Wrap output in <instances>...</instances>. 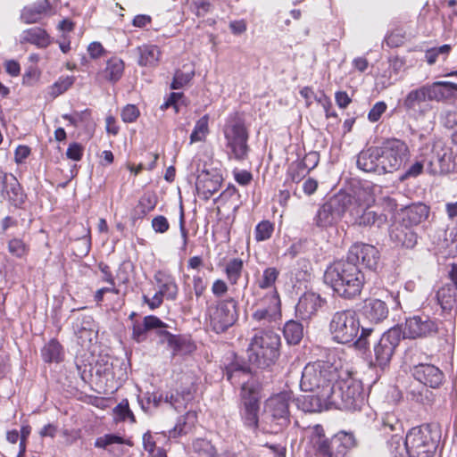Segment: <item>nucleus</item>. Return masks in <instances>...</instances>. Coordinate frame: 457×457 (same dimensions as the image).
<instances>
[{"instance_id":"1","label":"nucleus","mask_w":457,"mask_h":457,"mask_svg":"<svg viewBox=\"0 0 457 457\" xmlns=\"http://www.w3.org/2000/svg\"><path fill=\"white\" fill-rule=\"evenodd\" d=\"M323 278L337 295L345 299L358 296L365 283L364 274L359 266L346 259L328 265Z\"/></svg>"},{"instance_id":"2","label":"nucleus","mask_w":457,"mask_h":457,"mask_svg":"<svg viewBox=\"0 0 457 457\" xmlns=\"http://www.w3.org/2000/svg\"><path fill=\"white\" fill-rule=\"evenodd\" d=\"M280 336L270 329L258 330L247 348L249 361L258 368L273 365L279 357Z\"/></svg>"},{"instance_id":"3","label":"nucleus","mask_w":457,"mask_h":457,"mask_svg":"<svg viewBox=\"0 0 457 457\" xmlns=\"http://www.w3.org/2000/svg\"><path fill=\"white\" fill-rule=\"evenodd\" d=\"M338 368L329 361H317L309 362L302 371L300 387L305 392L323 393L328 389L331 394L334 383L340 378Z\"/></svg>"},{"instance_id":"4","label":"nucleus","mask_w":457,"mask_h":457,"mask_svg":"<svg viewBox=\"0 0 457 457\" xmlns=\"http://www.w3.org/2000/svg\"><path fill=\"white\" fill-rule=\"evenodd\" d=\"M329 399L331 406L337 409L359 410L364 403L362 384L346 370H341L340 378L334 383Z\"/></svg>"},{"instance_id":"5","label":"nucleus","mask_w":457,"mask_h":457,"mask_svg":"<svg viewBox=\"0 0 457 457\" xmlns=\"http://www.w3.org/2000/svg\"><path fill=\"white\" fill-rule=\"evenodd\" d=\"M441 432L436 425L423 424L409 430L404 439V449L409 457H434Z\"/></svg>"},{"instance_id":"6","label":"nucleus","mask_w":457,"mask_h":457,"mask_svg":"<svg viewBox=\"0 0 457 457\" xmlns=\"http://www.w3.org/2000/svg\"><path fill=\"white\" fill-rule=\"evenodd\" d=\"M223 134L229 158L245 160L249 152V133L245 120L237 115L230 117L224 125Z\"/></svg>"},{"instance_id":"7","label":"nucleus","mask_w":457,"mask_h":457,"mask_svg":"<svg viewBox=\"0 0 457 457\" xmlns=\"http://www.w3.org/2000/svg\"><path fill=\"white\" fill-rule=\"evenodd\" d=\"M352 195L346 193H338L331 196L318 209L314 218V225L320 229L337 225L348 212L351 206Z\"/></svg>"},{"instance_id":"8","label":"nucleus","mask_w":457,"mask_h":457,"mask_svg":"<svg viewBox=\"0 0 457 457\" xmlns=\"http://www.w3.org/2000/svg\"><path fill=\"white\" fill-rule=\"evenodd\" d=\"M360 320L353 310L336 312L329 322V332L334 341L339 344L353 342L360 330Z\"/></svg>"},{"instance_id":"9","label":"nucleus","mask_w":457,"mask_h":457,"mask_svg":"<svg viewBox=\"0 0 457 457\" xmlns=\"http://www.w3.org/2000/svg\"><path fill=\"white\" fill-rule=\"evenodd\" d=\"M291 394L281 392L270 396L265 403V411L270 422L271 430L278 433L290 424L289 403Z\"/></svg>"},{"instance_id":"10","label":"nucleus","mask_w":457,"mask_h":457,"mask_svg":"<svg viewBox=\"0 0 457 457\" xmlns=\"http://www.w3.org/2000/svg\"><path fill=\"white\" fill-rule=\"evenodd\" d=\"M382 170L384 173L400 170L410 158L407 144L398 138H389L383 142L380 147Z\"/></svg>"},{"instance_id":"11","label":"nucleus","mask_w":457,"mask_h":457,"mask_svg":"<svg viewBox=\"0 0 457 457\" xmlns=\"http://www.w3.org/2000/svg\"><path fill=\"white\" fill-rule=\"evenodd\" d=\"M167 325L162 322L158 317L154 315L145 316L142 321L136 320L132 325V338L137 343L143 342L146 339V334L152 329H159L158 335L162 337L163 342L167 344L177 352L179 349L177 337L163 329Z\"/></svg>"},{"instance_id":"12","label":"nucleus","mask_w":457,"mask_h":457,"mask_svg":"<svg viewBox=\"0 0 457 457\" xmlns=\"http://www.w3.org/2000/svg\"><path fill=\"white\" fill-rule=\"evenodd\" d=\"M238 319L237 302L233 297L220 300L210 312V326L217 334L232 327Z\"/></svg>"},{"instance_id":"13","label":"nucleus","mask_w":457,"mask_h":457,"mask_svg":"<svg viewBox=\"0 0 457 457\" xmlns=\"http://www.w3.org/2000/svg\"><path fill=\"white\" fill-rule=\"evenodd\" d=\"M414 352L410 349L405 355V362L409 363L413 378L425 386L438 388L444 382L443 371L431 363L416 362L413 359Z\"/></svg>"},{"instance_id":"14","label":"nucleus","mask_w":457,"mask_h":457,"mask_svg":"<svg viewBox=\"0 0 457 457\" xmlns=\"http://www.w3.org/2000/svg\"><path fill=\"white\" fill-rule=\"evenodd\" d=\"M241 417L244 424L256 430L259 425L260 395L253 384L243 381L241 386Z\"/></svg>"},{"instance_id":"15","label":"nucleus","mask_w":457,"mask_h":457,"mask_svg":"<svg viewBox=\"0 0 457 457\" xmlns=\"http://www.w3.org/2000/svg\"><path fill=\"white\" fill-rule=\"evenodd\" d=\"M402 338V330L398 327L391 328L385 332L373 346L375 365L382 369L387 366Z\"/></svg>"},{"instance_id":"16","label":"nucleus","mask_w":457,"mask_h":457,"mask_svg":"<svg viewBox=\"0 0 457 457\" xmlns=\"http://www.w3.org/2000/svg\"><path fill=\"white\" fill-rule=\"evenodd\" d=\"M440 324L438 320L428 315H414L406 319L402 336L411 339L435 337L439 331Z\"/></svg>"},{"instance_id":"17","label":"nucleus","mask_w":457,"mask_h":457,"mask_svg":"<svg viewBox=\"0 0 457 457\" xmlns=\"http://www.w3.org/2000/svg\"><path fill=\"white\" fill-rule=\"evenodd\" d=\"M428 87L423 85L407 93L401 102V106L405 112L415 119L424 117L432 106Z\"/></svg>"},{"instance_id":"18","label":"nucleus","mask_w":457,"mask_h":457,"mask_svg":"<svg viewBox=\"0 0 457 457\" xmlns=\"http://www.w3.org/2000/svg\"><path fill=\"white\" fill-rule=\"evenodd\" d=\"M196 419V413L194 411H188L185 416L180 417L178 420L177 424L172 429H170L168 433L162 432L157 433L156 439L154 438V436L150 431L145 432L143 435V446L144 449L150 454L155 452L157 446V443L161 441L162 438L166 442L170 440V438H176L181 435L187 434V428L188 426V422L193 425Z\"/></svg>"},{"instance_id":"19","label":"nucleus","mask_w":457,"mask_h":457,"mask_svg":"<svg viewBox=\"0 0 457 457\" xmlns=\"http://www.w3.org/2000/svg\"><path fill=\"white\" fill-rule=\"evenodd\" d=\"M258 308L252 314L253 320L262 324L276 321L281 316V303L277 289L267 292L257 303Z\"/></svg>"},{"instance_id":"20","label":"nucleus","mask_w":457,"mask_h":457,"mask_svg":"<svg viewBox=\"0 0 457 457\" xmlns=\"http://www.w3.org/2000/svg\"><path fill=\"white\" fill-rule=\"evenodd\" d=\"M428 165L431 174L448 173L453 169L452 149L441 140L434 142Z\"/></svg>"},{"instance_id":"21","label":"nucleus","mask_w":457,"mask_h":457,"mask_svg":"<svg viewBox=\"0 0 457 457\" xmlns=\"http://www.w3.org/2000/svg\"><path fill=\"white\" fill-rule=\"evenodd\" d=\"M380 259L378 250L372 245L355 243L348 250L346 260L358 266L362 264L369 270H376Z\"/></svg>"},{"instance_id":"22","label":"nucleus","mask_w":457,"mask_h":457,"mask_svg":"<svg viewBox=\"0 0 457 457\" xmlns=\"http://www.w3.org/2000/svg\"><path fill=\"white\" fill-rule=\"evenodd\" d=\"M307 445L315 457H337L332 437L326 436L324 428L320 424L309 428Z\"/></svg>"},{"instance_id":"23","label":"nucleus","mask_w":457,"mask_h":457,"mask_svg":"<svg viewBox=\"0 0 457 457\" xmlns=\"http://www.w3.org/2000/svg\"><path fill=\"white\" fill-rule=\"evenodd\" d=\"M348 220L354 225L368 227L374 225L381 217L369 208H366L355 197L352 196L351 206L348 207Z\"/></svg>"},{"instance_id":"24","label":"nucleus","mask_w":457,"mask_h":457,"mask_svg":"<svg viewBox=\"0 0 457 457\" xmlns=\"http://www.w3.org/2000/svg\"><path fill=\"white\" fill-rule=\"evenodd\" d=\"M326 300L313 292H306L300 298L295 307L296 315L303 320L315 316L324 305Z\"/></svg>"},{"instance_id":"25","label":"nucleus","mask_w":457,"mask_h":457,"mask_svg":"<svg viewBox=\"0 0 457 457\" xmlns=\"http://www.w3.org/2000/svg\"><path fill=\"white\" fill-rule=\"evenodd\" d=\"M222 181V177L216 171L203 170L195 182L197 194L204 200L210 199L219 191Z\"/></svg>"},{"instance_id":"26","label":"nucleus","mask_w":457,"mask_h":457,"mask_svg":"<svg viewBox=\"0 0 457 457\" xmlns=\"http://www.w3.org/2000/svg\"><path fill=\"white\" fill-rule=\"evenodd\" d=\"M312 393L313 395L296 398L298 409L304 412H319L331 406L328 389H325L322 394L319 392Z\"/></svg>"},{"instance_id":"27","label":"nucleus","mask_w":457,"mask_h":457,"mask_svg":"<svg viewBox=\"0 0 457 457\" xmlns=\"http://www.w3.org/2000/svg\"><path fill=\"white\" fill-rule=\"evenodd\" d=\"M381 150L378 147H369L362 150L357 156V167L365 172L384 173L382 170Z\"/></svg>"},{"instance_id":"28","label":"nucleus","mask_w":457,"mask_h":457,"mask_svg":"<svg viewBox=\"0 0 457 457\" xmlns=\"http://www.w3.org/2000/svg\"><path fill=\"white\" fill-rule=\"evenodd\" d=\"M361 312L370 321L379 323L388 317L389 308L385 301L378 298H368L363 302Z\"/></svg>"},{"instance_id":"29","label":"nucleus","mask_w":457,"mask_h":457,"mask_svg":"<svg viewBox=\"0 0 457 457\" xmlns=\"http://www.w3.org/2000/svg\"><path fill=\"white\" fill-rule=\"evenodd\" d=\"M394 416H387L386 420L383 423V431L385 434H389L390 432H395L387 440V445L390 451L395 454L402 455L404 449V440L403 436L399 434V432L403 431L402 423L398 420H395Z\"/></svg>"},{"instance_id":"30","label":"nucleus","mask_w":457,"mask_h":457,"mask_svg":"<svg viewBox=\"0 0 457 457\" xmlns=\"http://www.w3.org/2000/svg\"><path fill=\"white\" fill-rule=\"evenodd\" d=\"M52 11L53 7L49 0H38L22 9L21 19L26 24L37 23L44 17L50 15Z\"/></svg>"},{"instance_id":"31","label":"nucleus","mask_w":457,"mask_h":457,"mask_svg":"<svg viewBox=\"0 0 457 457\" xmlns=\"http://www.w3.org/2000/svg\"><path fill=\"white\" fill-rule=\"evenodd\" d=\"M390 238L395 245L413 248L418 241L417 233L411 227L403 224L394 226L390 230Z\"/></svg>"},{"instance_id":"32","label":"nucleus","mask_w":457,"mask_h":457,"mask_svg":"<svg viewBox=\"0 0 457 457\" xmlns=\"http://www.w3.org/2000/svg\"><path fill=\"white\" fill-rule=\"evenodd\" d=\"M431 101H447L457 98V84L449 81H436L427 84Z\"/></svg>"},{"instance_id":"33","label":"nucleus","mask_w":457,"mask_h":457,"mask_svg":"<svg viewBox=\"0 0 457 457\" xmlns=\"http://www.w3.org/2000/svg\"><path fill=\"white\" fill-rule=\"evenodd\" d=\"M251 374V369L244 361L235 357L234 361L226 366L225 375L227 379L232 384H242L243 381L249 383L248 379Z\"/></svg>"},{"instance_id":"34","label":"nucleus","mask_w":457,"mask_h":457,"mask_svg":"<svg viewBox=\"0 0 457 457\" xmlns=\"http://www.w3.org/2000/svg\"><path fill=\"white\" fill-rule=\"evenodd\" d=\"M4 196H6L12 205L19 207L24 204L26 195L24 194L18 179L12 174H9L8 179L1 187Z\"/></svg>"},{"instance_id":"35","label":"nucleus","mask_w":457,"mask_h":457,"mask_svg":"<svg viewBox=\"0 0 457 457\" xmlns=\"http://www.w3.org/2000/svg\"><path fill=\"white\" fill-rule=\"evenodd\" d=\"M52 42L51 37L42 28L34 27L22 31L21 43H30L39 48L47 47Z\"/></svg>"},{"instance_id":"36","label":"nucleus","mask_w":457,"mask_h":457,"mask_svg":"<svg viewBox=\"0 0 457 457\" xmlns=\"http://www.w3.org/2000/svg\"><path fill=\"white\" fill-rule=\"evenodd\" d=\"M437 302L445 312L457 308V286L445 284L436 293Z\"/></svg>"},{"instance_id":"37","label":"nucleus","mask_w":457,"mask_h":457,"mask_svg":"<svg viewBox=\"0 0 457 457\" xmlns=\"http://www.w3.org/2000/svg\"><path fill=\"white\" fill-rule=\"evenodd\" d=\"M337 457H343L346 452L356 446V439L353 433L339 431L332 436Z\"/></svg>"},{"instance_id":"38","label":"nucleus","mask_w":457,"mask_h":457,"mask_svg":"<svg viewBox=\"0 0 457 457\" xmlns=\"http://www.w3.org/2000/svg\"><path fill=\"white\" fill-rule=\"evenodd\" d=\"M279 274L280 272L276 267H267L261 274L255 276V285L262 290L277 289L275 285Z\"/></svg>"},{"instance_id":"39","label":"nucleus","mask_w":457,"mask_h":457,"mask_svg":"<svg viewBox=\"0 0 457 457\" xmlns=\"http://www.w3.org/2000/svg\"><path fill=\"white\" fill-rule=\"evenodd\" d=\"M139 55L138 64L140 66H155L159 61L161 52L156 46L143 45L137 48Z\"/></svg>"},{"instance_id":"40","label":"nucleus","mask_w":457,"mask_h":457,"mask_svg":"<svg viewBox=\"0 0 457 457\" xmlns=\"http://www.w3.org/2000/svg\"><path fill=\"white\" fill-rule=\"evenodd\" d=\"M41 355L44 361L60 362L63 358L62 346L56 339H51L41 350Z\"/></svg>"},{"instance_id":"41","label":"nucleus","mask_w":457,"mask_h":457,"mask_svg":"<svg viewBox=\"0 0 457 457\" xmlns=\"http://www.w3.org/2000/svg\"><path fill=\"white\" fill-rule=\"evenodd\" d=\"M156 281L159 284L158 291L167 300L174 301L177 298L179 287L172 277L162 274L161 277H156Z\"/></svg>"},{"instance_id":"42","label":"nucleus","mask_w":457,"mask_h":457,"mask_svg":"<svg viewBox=\"0 0 457 457\" xmlns=\"http://www.w3.org/2000/svg\"><path fill=\"white\" fill-rule=\"evenodd\" d=\"M283 333L289 345H297L303 337V326L298 321L289 320L285 324Z\"/></svg>"},{"instance_id":"43","label":"nucleus","mask_w":457,"mask_h":457,"mask_svg":"<svg viewBox=\"0 0 457 457\" xmlns=\"http://www.w3.org/2000/svg\"><path fill=\"white\" fill-rule=\"evenodd\" d=\"M244 270V262L240 258H233L225 265V274L227 279L231 285H237L242 277Z\"/></svg>"},{"instance_id":"44","label":"nucleus","mask_w":457,"mask_h":457,"mask_svg":"<svg viewBox=\"0 0 457 457\" xmlns=\"http://www.w3.org/2000/svg\"><path fill=\"white\" fill-rule=\"evenodd\" d=\"M429 208L424 204L410 206L406 210V220L411 225H418L428 219Z\"/></svg>"},{"instance_id":"45","label":"nucleus","mask_w":457,"mask_h":457,"mask_svg":"<svg viewBox=\"0 0 457 457\" xmlns=\"http://www.w3.org/2000/svg\"><path fill=\"white\" fill-rule=\"evenodd\" d=\"M209 134V116L207 114L201 117L194 127L190 135V144L203 142Z\"/></svg>"},{"instance_id":"46","label":"nucleus","mask_w":457,"mask_h":457,"mask_svg":"<svg viewBox=\"0 0 457 457\" xmlns=\"http://www.w3.org/2000/svg\"><path fill=\"white\" fill-rule=\"evenodd\" d=\"M124 71V62L121 59L113 57L107 62L104 71L105 78L112 82L118 81Z\"/></svg>"},{"instance_id":"47","label":"nucleus","mask_w":457,"mask_h":457,"mask_svg":"<svg viewBox=\"0 0 457 457\" xmlns=\"http://www.w3.org/2000/svg\"><path fill=\"white\" fill-rule=\"evenodd\" d=\"M308 173L309 171L300 160L291 162L287 170V179L294 183H299Z\"/></svg>"},{"instance_id":"48","label":"nucleus","mask_w":457,"mask_h":457,"mask_svg":"<svg viewBox=\"0 0 457 457\" xmlns=\"http://www.w3.org/2000/svg\"><path fill=\"white\" fill-rule=\"evenodd\" d=\"M410 395L411 400L418 403L430 404L434 401V394L425 386L420 389H411Z\"/></svg>"},{"instance_id":"49","label":"nucleus","mask_w":457,"mask_h":457,"mask_svg":"<svg viewBox=\"0 0 457 457\" xmlns=\"http://www.w3.org/2000/svg\"><path fill=\"white\" fill-rule=\"evenodd\" d=\"M192 447L194 452L199 454L206 455L208 457L216 456V449L209 440L197 438L193 442Z\"/></svg>"},{"instance_id":"50","label":"nucleus","mask_w":457,"mask_h":457,"mask_svg":"<svg viewBox=\"0 0 457 457\" xmlns=\"http://www.w3.org/2000/svg\"><path fill=\"white\" fill-rule=\"evenodd\" d=\"M274 225L270 220H262L255 227L256 241H265L272 236Z\"/></svg>"},{"instance_id":"51","label":"nucleus","mask_w":457,"mask_h":457,"mask_svg":"<svg viewBox=\"0 0 457 457\" xmlns=\"http://www.w3.org/2000/svg\"><path fill=\"white\" fill-rule=\"evenodd\" d=\"M113 412L120 420L129 419L132 423L136 422V418L129 408L128 399L121 400L113 409Z\"/></svg>"},{"instance_id":"52","label":"nucleus","mask_w":457,"mask_h":457,"mask_svg":"<svg viewBox=\"0 0 457 457\" xmlns=\"http://www.w3.org/2000/svg\"><path fill=\"white\" fill-rule=\"evenodd\" d=\"M9 253L17 257H24L29 251V246L20 238H12L8 242Z\"/></svg>"},{"instance_id":"53","label":"nucleus","mask_w":457,"mask_h":457,"mask_svg":"<svg viewBox=\"0 0 457 457\" xmlns=\"http://www.w3.org/2000/svg\"><path fill=\"white\" fill-rule=\"evenodd\" d=\"M73 76L61 77L52 87V95L57 96L67 91L74 83Z\"/></svg>"},{"instance_id":"54","label":"nucleus","mask_w":457,"mask_h":457,"mask_svg":"<svg viewBox=\"0 0 457 457\" xmlns=\"http://www.w3.org/2000/svg\"><path fill=\"white\" fill-rule=\"evenodd\" d=\"M451 51V46L450 45H443L439 47H432L426 51L425 53V58L427 62L429 65L434 64L439 54L448 55V54Z\"/></svg>"},{"instance_id":"55","label":"nucleus","mask_w":457,"mask_h":457,"mask_svg":"<svg viewBox=\"0 0 457 457\" xmlns=\"http://www.w3.org/2000/svg\"><path fill=\"white\" fill-rule=\"evenodd\" d=\"M373 334L372 328H362L361 334L356 341H354V345L359 350H366L370 344L369 337H370Z\"/></svg>"},{"instance_id":"56","label":"nucleus","mask_w":457,"mask_h":457,"mask_svg":"<svg viewBox=\"0 0 457 457\" xmlns=\"http://www.w3.org/2000/svg\"><path fill=\"white\" fill-rule=\"evenodd\" d=\"M139 116V110L134 104H127L121 111V119L124 122H134Z\"/></svg>"},{"instance_id":"57","label":"nucleus","mask_w":457,"mask_h":457,"mask_svg":"<svg viewBox=\"0 0 457 457\" xmlns=\"http://www.w3.org/2000/svg\"><path fill=\"white\" fill-rule=\"evenodd\" d=\"M164 403H169L176 411H180L187 406L181 399V395L179 394V392L176 394L166 393L164 396Z\"/></svg>"},{"instance_id":"58","label":"nucleus","mask_w":457,"mask_h":457,"mask_svg":"<svg viewBox=\"0 0 457 457\" xmlns=\"http://www.w3.org/2000/svg\"><path fill=\"white\" fill-rule=\"evenodd\" d=\"M152 228L156 233L163 234L170 228V223L166 217L158 215L152 220Z\"/></svg>"},{"instance_id":"59","label":"nucleus","mask_w":457,"mask_h":457,"mask_svg":"<svg viewBox=\"0 0 457 457\" xmlns=\"http://www.w3.org/2000/svg\"><path fill=\"white\" fill-rule=\"evenodd\" d=\"M386 104L383 101L376 103L369 112L368 119L371 122L378 121L380 119L381 115L386 112Z\"/></svg>"},{"instance_id":"60","label":"nucleus","mask_w":457,"mask_h":457,"mask_svg":"<svg viewBox=\"0 0 457 457\" xmlns=\"http://www.w3.org/2000/svg\"><path fill=\"white\" fill-rule=\"evenodd\" d=\"M302 164H304L306 170L310 172L313 170L320 162V154L318 152H310L305 154L303 160H300Z\"/></svg>"},{"instance_id":"61","label":"nucleus","mask_w":457,"mask_h":457,"mask_svg":"<svg viewBox=\"0 0 457 457\" xmlns=\"http://www.w3.org/2000/svg\"><path fill=\"white\" fill-rule=\"evenodd\" d=\"M83 146L79 143H72L66 151V156L72 161H80L83 155Z\"/></svg>"},{"instance_id":"62","label":"nucleus","mask_w":457,"mask_h":457,"mask_svg":"<svg viewBox=\"0 0 457 457\" xmlns=\"http://www.w3.org/2000/svg\"><path fill=\"white\" fill-rule=\"evenodd\" d=\"M423 170V163L421 162H416L411 165L404 173L400 176V180L403 181L409 178H416Z\"/></svg>"},{"instance_id":"63","label":"nucleus","mask_w":457,"mask_h":457,"mask_svg":"<svg viewBox=\"0 0 457 457\" xmlns=\"http://www.w3.org/2000/svg\"><path fill=\"white\" fill-rule=\"evenodd\" d=\"M190 74L183 73L182 71H177L174 75L170 87L172 89H179L186 85L191 79Z\"/></svg>"},{"instance_id":"64","label":"nucleus","mask_w":457,"mask_h":457,"mask_svg":"<svg viewBox=\"0 0 457 457\" xmlns=\"http://www.w3.org/2000/svg\"><path fill=\"white\" fill-rule=\"evenodd\" d=\"M206 287L207 284L202 277L198 275L193 277V289L197 299L204 295Z\"/></svg>"}]
</instances>
